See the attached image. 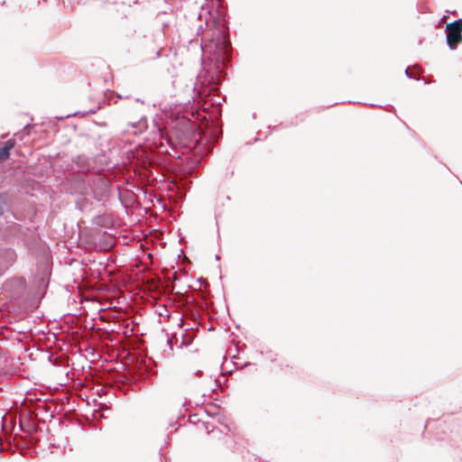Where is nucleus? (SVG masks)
Instances as JSON below:
<instances>
[{"label":"nucleus","instance_id":"f257e3e1","mask_svg":"<svg viewBox=\"0 0 462 462\" xmlns=\"http://www.w3.org/2000/svg\"><path fill=\"white\" fill-rule=\"evenodd\" d=\"M447 42L450 49H455L462 42V19L448 23Z\"/></svg>","mask_w":462,"mask_h":462},{"label":"nucleus","instance_id":"f03ea898","mask_svg":"<svg viewBox=\"0 0 462 462\" xmlns=\"http://www.w3.org/2000/svg\"><path fill=\"white\" fill-rule=\"evenodd\" d=\"M146 292L150 291L151 294H146V304L151 303L153 304L158 300V295H160V288H161V279L155 274H150L146 271Z\"/></svg>","mask_w":462,"mask_h":462},{"label":"nucleus","instance_id":"7ed1b4c3","mask_svg":"<svg viewBox=\"0 0 462 462\" xmlns=\"http://www.w3.org/2000/svg\"><path fill=\"white\" fill-rule=\"evenodd\" d=\"M76 169L80 172H88L91 169V163L88 157L85 155L78 156L75 161Z\"/></svg>","mask_w":462,"mask_h":462},{"label":"nucleus","instance_id":"20e7f679","mask_svg":"<svg viewBox=\"0 0 462 462\" xmlns=\"http://www.w3.org/2000/svg\"><path fill=\"white\" fill-rule=\"evenodd\" d=\"M14 142L13 140H8L4 147H1V150H0V152H1V155H2V159L5 160V159H7L10 155V150L14 147Z\"/></svg>","mask_w":462,"mask_h":462},{"label":"nucleus","instance_id":"39448f33","mask_svg":"<svg viewBox=\"0 0 462 462\" xmlns=\"http://www.w3.org/2000/svg\"><path fill=\"white\" fill-rule=\"evenodd\" d=\"M146 256H147L148 258H150V260H151V264H152V265H153V264H154V260H153V258H154V254H153L152 253H148V254H146Z\"/></svg>","mask_w":462,"mask_h":462},{"label":"nucleus","instance_id":"423d86ee","mask_svg":"<svg viewBox=\"0 0 462 462\" xmlns=\"http://www.w3.org/2000/svg\"><path fill=\"white\" fill-rule=\"evenodd\" d=\"M102 185L105 187V189L107 188L108 180L106 179L101 178L100 179Z\"/></svg>","mask_w":462,"mask_h":462},{"label":"nucleus","instance_id":"0eeeda50","mask_svg":"<svg viewBox=\"0 0 462 462\" xmlns=\"http://www.w3.org/2000/svg\"><path fill=\"white\" fill-rule=\"evenodd\" d=\"M127 430V433H128L129 435H131V434L134 432V427H133V425H129V426L127 427V430Z\"/></svg>","mask_w":462,"mask_h":462},{"label":"nucleus","instance_id":"6e6552de","mask_svg":"<svg viewBox=\"0 0 462 462\" xmlns=\"http://www.w3.org/2000/svg\"><path fill=\"white\" fill-rule=\"evenodd\" d=\"M150 241H149V237L148 236L146 235V241H145V244H146V250L148 249L147 245H149Z\"/></svg>","mask_w":462,"mask_h":462},{"label":"nucleus","instance_id":"1a4fd4ad","mask_svg":"<svg viewBox=\"0 0 462 462\" xmlns=\"http://www.w3.org/2000/svg\"><path fill=\"white\" fill-rule=\"evenodd\" d=\"M145 179H146V182H149V181H150V180H149V176H148V174H147V173H146Z\"/></svg>","mask_w":462,"mask_h":462},{"label":"nucleus","instance_id":"9d476101","mask_svg":"<svg viewBox=\"0 0 462 462\" xmlns=\"http://www.w3.org/2000/svg\"><path fill=\"white\" fill-rule=\"evenodd\" d=\"M145 373H146V374L149 373V371H148V365H147V364H146V370H145Z\"/></svg>","mask_w":462,"mask_h":462},{"label":"nucleus","instance_id":"9b49d317","mask_svg":"<svg viewBox=\"0 0 462 462\" xmlns=\"http://www.w3.org/2000/svg\"><path fill=\"white\" fill-rule=\"evenodd\" d=\"M94 193L96 194V191H94ZM95 199H97V200L101 199L100 198H97L96 195H95Z\"/></svg>","mask_w":462,"mask_h":462},{"label":"nucleus","instance_id":"f8f14e48","mask_svg":"<svg viewBox=\"0 0 462 462\" xmlns=\"http://www.w3.org/2000/svg\"><path fill=\"white\" fill-rule=\"evenodd\" d=\"M140 247L142 248V250H144L143 245L142 244L140 245Z\"/></svg>","mask_w":462,"mask_h":462}]
</instances>
